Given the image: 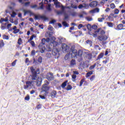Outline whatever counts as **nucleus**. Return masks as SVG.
<instances>
[{
	"label": "nucleus",
	"mask_w": 125,
	"mask_h": 125,
	"mask_svg": "<svg viewBox=\"0 0 125 125\" xmlns=\"http://www.w3.org/2000/svg\"><path fill=\"white\" fill-rule=\"evenodd\" d=\"M30 71L31 72V80L32 81H26L25 83L26 85H24V89H27L29 87L33 86V83L34 82L36 83V85L37 86H41L42 85V79L40 77L39 75L41 73V70L40 68H37L36 69L32 66L30 67Z\"/></svg>",
	"instance_id": "obj_1"
},
{
	"label": "nucleus",
	"mask_w": 125,
	"mask_h": 125,
	"mask_svg": "<svg viewBox=\"0 0 125 125\" xmlns=\"http://www.w3.org/2000/svg\"><path fill=\"white\" fill-rule=\"evenodd\" d=\"M62 51L64 52H69V50H70V46L66 43H62Z\"/></svg>",
	"instance_id": "obj_2"
},
{
	"label": "nucleus",
	"mask_w": 125,
	"mask_h": 125,
	"mask_svg": "<svg viewBox=\"0 0 125 125\" xmlns=\"http://www.w3.org/2000/svg\"><path fill=\"white\" fill-rule=\"evenodd\" d=\"M46 78L49 82H51V81H53V80H54V76H53V73H52V72H50L48 73L46 76Z\"/></svg>",
	"instance_id": "obj_3"
},
{
	"label": "nucleus",
	"mask_w": 125,
	"mask_h": 125,
	"mask_svg": "<svg viewBox=\"0 0 125 125\" xmlns=\"http://www.w3.org/2000/svg\"><path fill=\"white\" fill-rule=\"evenodd\" d=\"M109 37L108 36L104 35H100L98 37V39L100 42H102L103 41H107Z\"/></svg>",
	"instance_id": "obj_4"
},
{
	"label": "nucleus",
	"mask_w": 125,
	"mask_h": 125,
	"mask_svg": "<svg viewBox=\"0 0 125 125\" xmlns=\"http://www.w3.org/2000/svg\"><path fill=\"white\" fill-rule=\"evenodd\" d=\"M72 51L71 55L72 57H78V51L76 49H74V46H72L71 48Z\"/></svg>",
	"instance_id": "obj_5"
},
{
	"label": "nucleus",
	"mask_w": 125,
	"mask_h": 125,
	"mask_svg": "<svg viewBox=\"0 0 125 125\" xmlns=\"http://www.w3.org/2000/svg\"><path fill=\"white\" fill-rule=\"evenodd\" d=\"M35 20H40L41 19H42V20H47V18L45 17V16H35Z\"/></svg>",
	"instance_id": "obj_6"
},
{
	"label": "nucleus",
	"mask_w": 125,
	"mask_h": 125,
	"mask_svg": "<svg viewBox=\"0 0 125 125\" xmlns=\"http://www.w3.org/2000/svg\"><path fill=\"white\" fill-rule=\"evenodd\" d=\"M101 17H102V18H99L98 19V21L99 22H100V23H102V22H103V21L104 19H106V17H107V16H105V15H104V14H103L101 16Z\"/></svg>",
	"instance_id": "obj_7"
},
{
	"label": "nucleus",
	"mask_w": 125,
	"mask_h": 125,
	"mask_svg": "<svg viewBox=\"0 0 125 125\" xmlns=\"http://www.w3.org/2000/svg\"><path fill=\"white\" fill-rule=\"evenodd\" d=\"M38 47L40 50L41 53H44V51H45V46L39 45Z\"/></svg>",
	"instance_id": "obj_8"
},
{
	"label": "nucleus",
	"mask_w": 125,
	"mask_h": 125,
	"mask_svg": "<svg viewBox=\"0 0 125 125\" xmlns=\"http://www.w3.org/2000/svg\"><path fill=\"white\" fill-rule=\"evenodd\" d=\"M59 52V51L57 48H54L53 50H52V54L54 56H56V55H57V53Z\"/></svg>",
	"instance_id": "obj_9"
},
{
	"label": "nucleus",
	"mask_w": 125,
	"mask_h": 125,
	"mask_svg": "<svg viewBox=\"0 0 125 125\" xmlns=\"http://www.w3.org/2000/svg\"><path fill=\"white\" fill-rule=\"evenodd\" d=\"M98 4V3H97V1H93L90 4V6L91 7H96V6H97Z\"/></svg>",
	"instance_id": "obj_10"
},
{
	"label": "nucleus",
	"mask_w": 125,
	"mask_h": 125,
	"mask_svg": "<svg viewBox=\"0 0 125 125\" xmlns=\"http://www.w3.org/2000/svg\"><path fill=\"white\" fill-rule=\"evenodd\" d=\"M49 89L48 88V86L46 85L45 84H43L42 87V91H44L45 92H46Z\"/></svg>",
	"instance_id": "obj_11"
},
{
	"label": "nucleus",
	"mask_w": 125,
	"mask_h": 125,
	"mask_svg": "<svg viewBox=\"0 0 125 125\" xmlns=\"http://www.w3.org/2000/svg\"><path fill=\"white\" fill-rule=\"evenodd\" d=\"M85 57L86 59H88V60H91V59H92V54L90 53H86Z\"/></svg>",
	"instance_id": "obj_12"
},
{
	"label": "nucleus",
	"mask_w": 125,
	"mask_h": 125,
	"mask_svg": "<svg viewBox=\"0 0 125 125\" xmlns=\"http://www.w3.org/2000/svg\"><path fill=\"white\" fill-rule=\"evenodd\" d=\"M104 56V53H101L99 54V55L98 56L96 61H98V60H100L102 58H103V57Z\"/></svg>",
	"instance_id": "obj_13"
},
{
	"label": "nucleus",
	"mask_w": 125,
	"mask_h": 125,
	"mask_svg": "<svg viewBox=\"0 0 125 125\" xmlns=\"http://www.w3.org/2000/svg\"><path fill=\"white\" fill-rule=\"evenodd\" d=\"M56 94H57V93L56 92V91L53 90L50 94V96L52 98H55L56 97Z\"/></svg>",
	"instance_id": "obj_14"
},
{
	"label": "nucleus",
	"mask_w": 125,
	"mask_h": 125,
	"mask_svg": "<svg viewBox=\"0 0 125 125\" xmlns=\"http://www.w3.org/2000/svg\"><path fill=\"white\" fill-rule=\"evenodd\" d=\"M45 51L49 52L50 51H52V48L50 47V45H47L45 47Z\"/></svg>",
	"instance_id": "obj_15"
},
{
	"label": "nucleus",
	"mask_w": 125,
	"mask_h": 125,
	"mask_svg": "<svg viewBox=\"0 0 125 125\" xmlns=\"http://www.w3.org/2000/svg\"><path fill=\"white\" fill-rule=\"evenodd\" d=\"M106 17H108V21H113V19L112 16H114V14L111 13L109 16L108 15L106 16Z\"/></svg>",
	"instance_id": "obj_16"
},
{
	"label": "nucleus",
	"mask_w": 125,
	"mask_h": 125,
	"mask_svg": "<svg viewBox=\"0 0 125 125\" xmlns=\"http://www.w3.org/2000/svg\"><path fill=\"white\" fill-rule=\"evenodd\" d=\"M46 42V40H45V39L43 38L42 39L41 42L39 44V45H41V46H43L44 45V44H45V42Z\"/></svg>",
	"instance_id": "obj_17"
},
{
	"label": "nucleus",
	"mask_w": 125,
	"mask_h": 125,
	"mask_svg": "<svg viewBox=\"0 0 125 125\" xmlns=\"http://www.w3.org/2000/svg\"><path fill=\"white\" fill-rule=\"evenodd\" d=\"M93 72H94V71L92 70V71H90L87 72L86 74V78H88V77H90L91 75H92L93 74Z\"/></svg>",
	"instance_id": "obj_18"
},
{
	"label": "nucleus",
	"mask_w": 125,
	"mask_h": 125,
	"mask_svg": "<svg viewBox=\"0 0 125 125\" xmlns=\"http://www.w3.org/2000/svg\"><path fill=\"white\" fill-rule=\"evenodd\" d=\"M117 28L118 30H123L124 29V24L120 23L117 25Z\"/></svg>",
	"instance_id": "obj_19"
},
{
	"label": "nucleus",
	"mask_w": 125,
	"mask_h": 125,
	"mask_svg": "<svg viewBox=\"0 0 125 125\" xmlns=\"http://www.w3.org/2000/svg\"><path fill=\"white\" fill-rule=\"evenodd\" d=\"M68 83V80H66L65 81H64L61 85V86L62 87V88H65V87H66V86L67 85V83Z\"/></svg>",
	"instance_id": "obj_20"
},
{
	"label": "nucleus",
	"mask_w": 125,
	"mask_h": 125,
	"mask_svg": "<svg viewBox=\"0 0 125 125\" xmlns=\"http://www.w3.org/2000/svg\"><path fill=\"white\" fill-rule=\"evenodd\" d=\"M83 51L82 50H79L78 52H77V56H80V57L83 56Z\"/></svg>",
	"instance_id": "obj_21"
},
{
	"label": "nucleus",
	"mask_w": 125,
	"mask_h": 125,
	"mask_svg": "<svg viewBox=\"0 0 125 125\" xmlns=\"http://www.w3.org/2000/svg\"><path fill=\"white\" fill-rule=\"evenodd\" d=\"M72 88H73V87L72 86V85L68 84L67 86L65 88V89H66V90L69 91V90H72Z\"/></svg>",
	"instance_id": "obj_22"
},
{
	"label": "nucleus",
	"mask_w": 125,
	"mask_h": 125,
	"mask_svg": "<svg viewBox=\"0 0 125 125\" xmlns=\"http://www.w3.org/2000/svg\"><path fill=\"white\" fill-rule=\"evenodd\" d=\"M99 10H100L99 8H96L91 10V12H92V13H96L99 12Z\"/></svg>",
	"instance_id": "obj_23"
},
{
	"label": "nucleus",
	"mask_w": 125,
	"mask_h": 125,
	"mask_svg": "<svg viewBox=\"0 0 125 125\" xmlns=\"http://www.w3.org/2000/svg\"><path fill=\"white\" fill-rule=\"evenodd\" d=\"M23 43V41H22V39L21 38H19L18 40V44L19 45H21Z\"/></svg>",
	"instance_id": "obj_24"
},
{
	"label": "nucleus",
	"mask_w": 125,
	"mask_h": 125,
	"mask_svg": "<svg viewBox=\"0 0 125 125\" xmlns=\"http://www.w3.org/2000/svg\"><path fill=\"white\" fill-rule=\"evenodd\" d=\"M70 65L71 66H74V65H76V60L73 59L70 61Z\"/></svg>",
	"instance_id": "obj_25"
},
{
	"label": "nucleus",
	"mask_w": 125,
	"mask_h": 125,
	"mask_svg": "<svg viewBox=\"0 0 125 125\" xmlns=\"http://www.w3.org/2000/svg\"><path fill=\"white\" fill-rule=\"evenodd\" d=\"M76 79H77V75L76 74H73L72 76V82H76Z\"/></svg>",
	"instance_id": "obj_26"
},
{
	"label": "nucleus",
	"mask_w": 125,
	"mask_h": 125,
	"mask_svg": "<svg viewBox=\"0 0 125 125\" xmlns=\"http://www.w3.org/2000/svg\"><path fill=\"white\" fill-rule=\"evenodd\" d=\"M4 46V42H3V40L0 41V48L3 47Z\"/></svg>",
	"instance_id": "obj_27"
},
{
	"label": "nucleus",
	"mask_w": 125,
	"mask_h": 125,
	"mask_svg": "<svg viewBox=\"0 0 125 125\" xmlns=\"http://www.w3.org/2000/svg\"><path fill=\"white\" fill-rule=\"evenodd\" d=\"M85 42H86V43L89 44V45H90V46H91V45H92V41H91V40H88Z\"/></svg>",
	"instance_id": "obj_28"
},
{
	"label": "nucleus",
	"mask_w": 125,
	"mask_h": 125,
	"mask_svg": "<svg viewBox=\"0 0 125 125\" xmlns=\"http://www.w3.org/2000/svg\"><path fill=\"white\" fill-rule=\"evenodd\" d=\"M38 63H42V56H40L38 58Z\"/></svg>",
	"instance_id": "obj_29"
},
{
	"label": "nucleus",
	"mask_w": 125,
	"mask_h": 125,
	"mask_svg": "<svg viewBox=\"0 0 125 125\" xmlns=\"http://www.w3.org/2000/svg\"><path fill=\"white\" fill-rule=\"evenodd\" d=\"M96 66V63H95V64H94L93 65H91V66L89 67V70H93V69H94V68H95Z\"/></svg>",
	"instance_id": "obj_30"
},
{
	"label": "nucleus",
	"mask_w": 125,
	"mask_h": 125,
	"mask_svg": "<svg viewBox=\"0 0 125 125\" xmlns=\"http://www.w3.org/2000/svg\"><path fill=\"white\" fill-rule=\"evenodd\" d=\"M90 82H93L95 80V75H92L89 79Z\"/></svg>",
	"instance_id": "obj_31"
},
{
	"label": "nucleus",
	"mask_w": 125,
	"mask_h": 125,
	"mask_svg": "<svg viewBox=\"0 0 125 125\" xmlns=\"http://www.w3.org/2000/svg\"><path fill=\"white\" fill-rule=\"evenodd\" d=\"M42 108V104H38L36 107V109H37V110H40V109Z\"/></svg>",
	"instance_id": "obj_32"
},
{
	"label": "nucleus",
	"mask_w": 125,
	"mask_h": 125,
	"mask_svg": "<svg viewBox=\"0 0 125 125\" xmlns=\"http://www.w3.org/2000/svg\"><path fill=\"white\" fill-rule=\"evenodd\" d=\"M34 38H35V35H32L30 38L29 39L28 42H32V41H33V40H34Z\"/></svg>",
	"instance_id": "obj_33"
},
{
	"label": "nucleus",
	"mask_w": 125,
	"mask_h": 125,
	"mask_svg": "<svg viewBox=\"0 0 125 125\" xmlns=\"http://www.w3.org/2000/svg\"><path fill=\"white\" fill-rule=\"evenodd\" d=\"M86 26L87 29L88 30V31H91V25L90 24H88Z\"/></svg>",
	"instance_id": "obj_34"
},
{
	"label": "nucleus",
	"mask_w": 125,
	"mask_h": 125,
	"mask_svg": "<svg viewBox=\"0 0 125 125\" xmlns=\"http://www.w3.org/2000/svg\"><path fill=\"white\" fill-rule=\"evenodd\" d=\"M20 32V29H17L13 31V34H18Z\"/></svg>",
	"instance_id": "obj_35"
},
{
	"label": "nucleus",
	"mask_w": 125,
	"mask_h": 125,
	"mask_svg": "<svg viewBox=\"0 0 125 125\" xmlns=\"http://www.w3.org/2000/svg\"><path fill=\"white\" fill-rule=\"evenodd\" d=\"M106 24L108 27H110L111 28L113 27V22H107Z\"/></svg>",
	"instance_id": "obj_36"
},
{
	"label": "nucleus",
	"mask_w": 125,
	"mask_h": 125,
	"mask_svg": "<svg viewBox=\"0 0 125 125\" xmlns=\"http://www.w3.org/2000/svg\"><path fill=\"white\" fill-rule=\"evenodd\" d=\"M52 43H53V46H57L58 45V44H59L58 42H57L55 41H53Z\"/></svg>",
	"instance_id": "obj_37"
},
{
	"label": "nucleus",
	"mask_w": 125,
	"mask_h": 125,
	"mask_svg": "<svg viewBox=\"0 0 125 125\" xmlns=\"http://www.w3.org/2000/svg\"><path fill=\"white\" fill-rule=\"evenodd\" d=\"M24 100L29 101V100H30V95H29L28 94L26 95V96L24 98Z\"/></svg>",
	"instance_id": "obj_38"
},
{
	"label": "nucleus",
	"mask_w": 125,
	"mask_h": 125,
	"mask_svg": "<svg viewBox=\"0 0 125 125\" xmlns=\"http://www.w3.org/2000/svg\"><path fill=\"white\" fill-rule=\"evenodd\" d=\"M110 8L111 9H114V8H116V5H115V4L112 3L110 4Z\"/></svg>",
	"instance_id": "obj_39"
},
{
	"label": "nucleus",
	"mask_w": 125,
	"mask_h": 125,
	"mask_svg": "<svg viewBox=\"0 0 125 125\" xmlns=\"http://www.w3.org/2000/svg\"><path fill=\"white\" fill-rule=\"evenodd\" d=\"M101 30L100 32L101 36L104 35H105V34H106V32H105V31H104V30L103 29H101Z\"/></svg>",
	"instance_id": "obj_40"
},
{
	"label": "nucleus",
	"mask_w": 125,
	"mask_h": 125,
	"mask_svg": "<svg viewBox=\"0 0 125 125\" xmlns=\"http://www.w3.org/2000/svg\"><path fill=\"white\" fill-rule=\"evenodd\" d=\"M84 81H85L84 79H83L81 80L80 83V85H79L80 86H82V85H83V83Z\"/></svg>",
	"instance_id": "obj_41"
},
{
	"label": "nucleus",
	"mask_w": 125,
	"mask_h": 125,
	"mask_svg": "<svg viewBox=\"0 0 125 125\" xmlns=\"http://www.w3.org/2000/svg\"><path fill=\"white\" fill-rule=\"evenodd\" d=\"M3 40H9V37L7 35H3Z\"/></svg>",
	"instance_id": "obj_42"
},
{
	"label": "nucleus",
	"mask_w": 125,
	"mask_h": 125,
	"mask_svg": "<svg viewBox=\"0 0 125 125\" xmlns=\"http://www.w3.org/2000/svg\"><path fill=\"white\" fill-rule=\"evenodd\" d=\"M84 27H85V26L83 25V24H80L78 26V29H81V28H84Z\"/></svg>",
	"instance_id": "obj_43"
},
{
	"label": "nucleus",
	"mask_w": 125,
	"mask_h": 125,
	"mask_svg": "<svg viewBox=\"0 0 125 125\" xmlns=\"http://www.w3.org/2000/svg\"><path fill=\"white\" fill-rule=\"evenodd\" d=\"M46 9L47 10H48V11H51V5H48V7H46Z\"/></svg>",
	"instance_id": "obj_44"
},
{
	"label": "nucleus",
	"mask_w": 125,
	"mask_h": 125,
	"mask_svg": "<svg viewBox=\"0 0 125 125\" xmlns=\"http://www.w3.org/2000/svg\"><path fill=\"white\" fill-rule=\"evenodd\" d=\"M31 54L32 56H35V55H36V51L35 50H32Z\"/></svg>",
	"instance_id": "obj_45"
},
{
	"label": "nucleus",
	"mask_w": 125,
	"mask_h": 125,
	"mask_svg": "<svg viewBox=\"0 0 125 125\" xmlns=\"http://www.w3.org/2000/svg\"><path fill=\"white\" fill-rule=\"evenodd\" d=\"M46 57H47V58H50V57H51V54H50V53H47L46 54Z\"/></svg>",
	"instance_id": "obj_46"
},
{
	"label": "nucleus",
	"mask_w": 125,
	"mask_h": 125,
	"mask_svg": "<svg viewBox=\"0 0 125 125\" xmlns=\"http://www.w3.org/2000/svg\"><path fill=\"white\" fill-rule=\"evenodd\" d=\"M24 5L25 6H29L30 5V4H31V2L28 1V2H24Z\"/></svg>",
	"instance_id": "obj_47"
},
{
	"label": "nucleus",
	"mask_w": 125,
	"mask_h": 125,
	"mask_svg": "<svg viewBox=\"0 0 125 125\" xmlns=\"http://www.w3.org/2000/svg\"><path fill=\"white\" fill-rule=\"evenodd\" d=\"M86 19L87 20V21H92L93 19L91 17H86Z\"/></svg>",
	"instance_id": "obj_48"
},
{
	"label": "nucleus",
	"mask_w": 125,
	"mask_h": 125,
	"mask_svg": "<svg viewBox=\"0 0 125 125\" xmlns=\"http://www.w3.org/2000/svg\"><path fill=\"white\" fill-rule=\"evenodd\" d=\"M16 61H17V60H15L13 62H12L11 65L12 67H14V66L16 65Z\"/></svg>",
	"instance_id": "obj_49"
},
{
	"label": "nucleus",
	"mask_w": 125,
	"mask_h": 125,
	"mask_svg": "<svg viewBox=\"0 0 125 125\" xmlns=\"http://www.w3.org/2000/svg\"><path fill=\"white\" fill-rule=\"evenodd\" d=\"M39 5H41L40 8L41 9H43V2L42 1L40 2Z\"/></svg>",
	"instance_id": "obj_50"
},
{
	"label": "nucleus",
	"mask_w": 125,
	"mask_h": 125,
	"mask_svg": "<svg viewBox=\"0 0 125 125\" xmlns=\"http://www.w3.org/2000/svg\"><path fill=\"white\" fill-rule=\"evenodd\" d=\"M100 30H102V28H98L97 30H95L94 31V33L95 34H98V33H99L100 32Z\"/></svg>",
	"instance_id": "obj_51"
},
{
	"label": "nucleus",
	"mask_w": 125,
	"mask_h": 125,
	"mask_svg": "<svg viewBox=\"0 0 125 125\" xmlns=\"http://www.w3.org/2000/svg\"><path fill=\"white\" fill-rule=\"evenodd\" d=\"M119 12H120V11L118 9H115L114 10V14H119Z\"/></svg>",
	"instance_id": "obj_52"
},
{
	"label": "nucleus",
	"mask_w": 125,
	"mask_h": 125,
	"mask_svg": "<svg viewBox=\"0 0 125 125\" xmlns=\"http://www.w3.org/2000/svg\"><path fill=\"white\" fill-rule=\"evenodd\" d=\"M62 25L64 27H68V24L66 21H63L62 22Z\"/></svg>",
	"instance_id": "obj_53"
},
{
	"label": "nucleus",
	"mask_w": 125,
	"mask_h": 125,
	"mask_svg": "<svg viewBox=\"0 0 125 125\" xmlns=\"http://www.w3.org/2000/svg\"><path fill=\"white\" fill-rule=\"evenodd\" d=\"M30 44H31L32 47H35V42L34 41H30Z\"/></svg>",
	"instance_id": "obj_54"
},
{
	"label": "nucleus",
	"mask_w": 125,
	"mask_h": 125,
	"mask_svg": "<svg viewBox=\"0 0 125 125\" xmlns=\"http://www.w3.org/2000/svg\"><path fill=\"white\" fill-rule=\"evenodd\" d=\"M56 22V20H52L51 21L49 22V24H54Z\"/></svg>",
	"instance_id": "obj_55"
},
{
	"label": "nucleus",
	"mask_w": 125,
	"mask_h": 125,
	"mask_svg": "<svg viewBox=\"0 0 125 125\" xmlns=\"http://www.w3.org/2000/svg\"><path fill=\"white\" fill-rule=\"evenodd\" d=\"M83 7H85L83 5V4H81L78 6V8L79 9H82V8H83Z\"/></svg>",
	"instance_id": "obj_56"
},
{
	"label": "nucleus",
	"mask_w": 125,
	"mask_h": 125,
	"mask_svg": "<svg viewBox=\"0 0 125 125\" xmlns=\"http://www.w3.org/2000/svg\"><path fill=\"white\" fill-rule=\"evenodd\" d=\"M11 16L13 18H14V17H15V16H16V13H15V12H13V14L12 15H11Z\"/></svg>",
	"instance_id": "obj_57"
},
{
	"label": "nucleus",
	"mask_w": 125,
	"mask_h": 125,
	"mask_svg": "<svg viewBox=\"0 0 125 125\" xmlns=\"http://www.w3.org/2000/svg\"><path fill=\"white\" fill-rule=\"evenodd\" d=\"M92 28L94 29V30H96V29H97V25L94 24L92 26Z\"/></svg>",
	"instance_id": "obj_58"
},
{
	"label": "nucleus",
	"mask_w": 125,
	"mask_h": 125,
	"mask_svg": "<svg viewBox=\"0 0 125 125\" xmlns=\"http://www.w3.org/2000/svg\"><path fill=\"white\" fill-rule=\"evenodd\" d=\"M55 5H56V7L57 8H59V7H61V6H60V3L55 4Z\"/></svg>",
	"instance_id": "obj_59"
},
{
	"label": "nucleus",
	"mask_w": 125,
	"mask_h": 125,
	"mask_svg": "<svg viewBox=\"0 0 125 125\" xmlns=\"http://www.w3.org/2000/svg\"><path fill=\"white\" fill-rule=\"evenodd\" d=\"M64 59L65 60H68V59H69V55H66L64 56Z\"/></svg>",
	"instance_id": "obj_60"
},
{
	"label": "nucleus",
	"mask_w": 125,
	"mask_h": 125,
	"mask_svg": "<svg viewBox=\"0 0 125 125\" xmlns=\"http://www.w3.org/2000/svg\"><path fill=\"white\" fill-rule=\"evenodd\" d=\"M1 30H5V29H6V26L2 25L1 26Z\"/></svg>",
	"instance_id": "obj_61"
},
{
	"label": "nucleus",
	"mask_w": 125,
	"mask_h": 125,
	"mask_svg": "<svg viewBox=\"0 0 125 125\" xmlns=\"http://www.w3.org/2000/svg\"><path fill=\"white\" fill-rule=\"evenodd\" d=\"M45 85H46L47 86L48 85V84H49V82L48 81H47V80L45 81Z\"/></svg>",
	"instance_id": "obj_62"
},
{
	"label": "nucleus",
	"mask_w": 125,
	"mask_h": 125,
	"mask_svg": "<svg viewBox=\"0 0 125 125\" xmlns=\"http://www.w3.org/2000/svg\"><path fill=\"white\" fill-rule=\"evenodd\" d=\"M72 16L75 17L77 15V13L76 12H73L71 13Z\"/></svg>",
	"instance_id": "obj_63"
},
{
	"label": "nucleus",
	"mask_w": 125,
	"mask_h": 125,
	"mask_svg": "<svg viewBox=\"0 0 125 125\" xmlns=\"http://www.w3.org/2000/svg\"><path fill=\"white\" fill-rule=\"evenodd\" d=\"M39 97H40V98L41 99H45V98L44 97V96H42V95H39Z\"/></svg>",
	"instance_id": "obj_64"
}]
</instances>
